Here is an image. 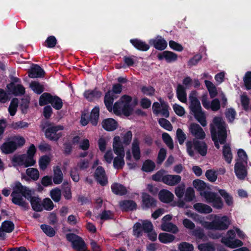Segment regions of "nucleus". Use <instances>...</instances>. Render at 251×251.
Here are the masks:
<instances>
[{"label":"nucleus","mask_w":251,"mask_h":251,"mask_svg":"<svg viewBox=\"0 0 251 251\" xmlns=\"http://www.w3.org/2000/svg\"><path fill=\"white\" fill-rule=\"evenodd\" d=\"M143 227L140 223H136L133 227V234L134 236L139 237L142 235Z\"/></svg>","instance_id":"obj_56"},{"label":"nucleus","mask_w":251,"mask_h":251,"mask_svg":"<svg viewBox=\"0 0 251 251\" xmlns=\"http://www.w3.org/2000/svg\"><path fill=\"white\" fill-rule=\"evenodd\" d=\"M210 131L215 146L219 149V144H224L227 136L226 126L222 118L216 117L213 119L210 125Z\"/></svg>","instance_id":"obj_3"},{"label":"nucleus","mask_w":251,"mask_h":251,"mask_svg":"<svg viewBox=\"0 0 251 251\" xmlns=\"http://www.w3.org/2000/svg\"><path fill=\"white\" fill-rule=\"evenodd\" d=\"M95 177L101 185H105L107 183V178L105 171L102 167H98L95 173Z\"/></svg>","instance_id":"obj_20"},{"label":"nucleus","mask_w":251,"mask_h":251,"mask_svg":"<svg viewBox=\"0 0 251 251\" xmlns=\"http://www.w3.org/2000/svg\"><path fill=\"white\" fill-rule=\"evenodd\" d=\"M198 94L196 91H192L189 95V100H190L189 108L190 113L193 114L196 120L203 126L207 125L205 120V115L201 105L200 101L198 99Z\"/></svg>","instance_id":"obj_4"},{"label":"nucleus","mask_w":251,"mask_h":251,"mask_svg":"<svg viewBox=\"0 0 251 251\" xmlns=\"http://www.w3.org/2000/svg\"><path fill=\"white\" fill-rule=\"evenodd\" d=\"M190 132L197 139H203L205 134L202 128L198 124H192L189 127Z\"/></svg>","instance_id":"obj_18"},{"label":"nucleus","mask_w":251,"mask_h":251,"mask_svg":"<svg viewBox=\"0 0 251 251\" xmlns=\"http://www.w3.org/2000/svg\"><path fill=\"white\" fill-rule=\"evenodd\" d=\"M41 228L43 232L49 236L52 237L55 235V230L50 226L42 225L41 226Z\"/></svg>","instance_id":"obj_52"},{"label":"nucleus","mask_w":251,"mask_h":251,"mask_svg":"<svg viewBox=\"0 0 251 251\" xmlns=\"http://www.w3.org/2000/svg\"><path fill=\"white\" fill-rule=\"evenodd\" d=\"M221 242L226 247L231 249H235L241 247L244 245L243 242L239 239L235 238L234 230H229L226 235L222 237Z\"/></svg>","instance_id":"obj_10"},{"label":"nucleus","mask_w":251,"mask_h":251,"mask_svg":"<svg viewBox=\"0 0 251 251\" xmlns=\"http://www.w3.org/2000/svg\"><path fill=\"white\" fill-rule=\"evenodd\" d=\"M244 82L247 89H251V72H248L244 77Z\"/></svg>","instance_id":"obj_64"},{"label":"nucleus","mask_w":251,"mask_h":251,"mask_svg":"<svg viewBox=\"0 0 251 251\" xmlns=\"http://www.w3.org/2000/svg\"><path fill=\"white\" fill-rule=\"evenodd\" d=\"M173 108L175 113L180 117L184 116L185 114L184 108L178 104L175 103L173 104Z\"/></svg>","instance_id":"obj_55"},{"label":"nucleus","mask_w":251,"mask_h":251,"mask_svg":"<svg viewBox=\"0 0 251 251\" xmlns=\"http://www.w3.org/2000/svg\"><path fill=\"white\" fill-rule=\"evenodd\" d=\"M116 156L114 157L113 153L111 150L106 151L103 156V161L110 164L113 162V167L116 169H121L125 165L124 156L125 152H114Z\"/></svg>","instance_id":"obj_7"},{"label":"nucleus","mask_w":251,"mask_h":251,"mask_svg":"<svg viewBox=\"0 0 251 251\" xmlns=\"http://www.w3.org/2000/svg\"><path fill=\"white\" fill-rule=\"evenodd\" d=\"M247 164H243L239 162H236L234 166V172L237 178L239 179H244L247 175Z\"/></svg>","instance_id":"obj_17"},{"label":"nucleus","mask_w":251,"mask_h":251,"mask_svg":"<svg viewBox=\"0 0 251 251\" xmlns=\"http://www.w3.org/2000/svg\"><path fill=\"white\" fill-rule=\"evenodd\" d=\"M100 109L99 107H95L92 110L90 116V121L93 126H96L99 117Z\"/></svg>","instance_id":"obj_37"},{"label":"nucleus","mask_w":251,"mask_h":251,"mask_svg":"<svg viewBox=\"0 0 251 251\" xmlns=\"http://www.w3.org/2000/svg\"><path fill=\"white\" fill-rule=\"evenodd\" d=\"M79 137L78 136L75 137L73 139L74 143H79V148L83 151L87 150L90 147L89 140L88 139L84 138L79 141Z\"/></svg>","instance_id":"obj_33"},{"label":"nucleus","mask_w":251,"mask_h":251,"mask_svg":"<svg viewBox=\"0 0 251 251\" xmlns=\"http://www.w3.org/2000/svg\"><path fill=\"white\" fill-rule=\"evenodd\" d=\"M181 180V177L176 175H166L163 180L164 184L174 186L178 184Z\"/></svg>","instance_id":"obj_19"},{"label":"nucleus","mask_w":251,"mask_h":251,"mask_svg":"<svg viewBox=\"0 0 251 251\" xmlns=\"http://www.w3.org/2000/svg\"><path fill=\"white\" fill-rule=\"evenodd\" d=\"M29 201H30L31 206L33 209L36 211H41L43 210L42 205L40 203V199L38 197H30L29 196Z\"/></svg>","instance_id":"obj_32"},{"label":"nucleus","mask_w":251,"mask_h":251,"mask_svg":"<svg viewBox=\"0 0 251 251\" xmlns=\"http://www.w3.org/2000/svg\"><path fill=\"white\" fill-rule=\"evenodd\" d=\"M200 82L198 79H193L190 76H186L182 80V85L185 89H190L193 86L195 88L200 86Z\"/></svg>","instance_id":"obj_23"},{"label":"nucleus","mask_w":251,"mask_h":251,"mask_svg":"<svg viewBox=\"0 0 251 251\" xmlns=\"http://www.w3.org/2000/svg\"><path fill=\"white\" fill-rule=\"evenodd\" d=\"M101 93L97 90H88L84 93L85 97L89 100H94L100 97Z\"/></svg>","instance_id":"obj_43"},{"label":"nucleus","mask_w":251,"mask_h":251,"mask_svg":"<svg viewBox=\"0 0 251 251\" xmlns=\"http://www.w3.org/2000/svg\"><path fill=\"white\" fill-rule=\"evenodd\" d=\"M11 140L16 149L23 146L25 143V139L21 136H14L11 139Z\"/></svg>","instance_id":"obj_42"},{"label":"nucleus","mask_w":251,"mask_h":251,"mask_svg":"<svg viewBox=\"0 0 251 251\" xmlns=\"http://www.w3.org/2000/svg\"><path fill=\"white\" fill-rule=\"evenodd\" d=\"M159 200L163 202L169 203L171 202L174 198V194L168 190H161L158 194Z\"/></svg>","instance_id":"obj_22"},{"label":"nucleus","mask_w":251,"mask_h":251,"mask_svg":"<svg viewBox=\"0 0 251 251\" xmlns=\"http://www.w3.org/2000/svg\"><path fill=\"white\" fill-rule=\"evenodd\" d=\"M63 128L62 126H50L46 130L45 135L51 140H57L62 135L61 131Z\"/></svg>","instance_id":"obj_14"},{"label":"nucleus","mask_w":251,"mask_h":251,"mask_svg":"<svg viewBox=\"0 0 251 251\" xmlns=\"http://www.w3.org/2000/svg\"><path fill=\"white\" fill-rule=\"evenodd\" d=\"M180 251H193L194 247L192 244L187 242H182L178 247Z\"/></svg>","instance_id":"obj_61"},{"label":"nucleus","mask_w":251,"mask_h":251,"mask_svg":"<svg viewBox=\"0 0 251 251\" xmlns=\"http://www.w3.org/2000/svg\"><path fill=\"white\" fill-rule=\"evenodd\" d=\"M130 42L136 49L140 50L147 51L150 48L149 45L138 39H131Z\"/></svg>","instance_id":"obj_29"},{"label":"nucleus","mask_w":251,"mask_h":251,"mask_svg":"<svg viewBox=\"0 0 251 251\" xmlns=\"http://www.w3.org/2000/svg\"><path fill=\"white\" fill-rule=\"evenodd\" d=\"M140 142L137 139H134L131 145V150H128L126 151V159L127 161H131L132 155L135 161H138L141 158V151L139 147ZM127 165L130 169H135L137 167V164L135 162H127Z\"/></svg>","instance_id":"obj_6"},{"label":"nucleus","mask_w":251,"mask_h":251,"mask_svg":"<svg viewBox=\"0 0 251 251\" xmlns=\"http://www.w3.org/2000/svg\"><path fill=\"white\" fill-rule=\"evenodd\" d=\"M158 100L161 102V109H160V112L159 114H160L161 115L165 117H168L169 116V112L168 110L169 107V105L161 98H159Z\"/></svg>","instance_id":"obj_49"},{"label":"nucleus","mask_w":251,"mask_h":251,"mask_svg":"<svg viewBox=\"0 0 251 251\" xmlns=\"http://www.w3.org/2000/svg\"><path fill=\"white\" fill-rule=\"evenodd\" d=\"M102 127L106 131H112L118 127L117 122L112 118H107L103 120L101 123Z\"/></svg>","instance_id":"obj_21"},{"label":"nucleus","mask_w":251,"mask_h":251,"mask_svg":"<svg viewBox=\"0 0 251 251\" xmlns=\"http://www.w3.org/2000/svg\"><path fill=\"white\" fill-rule=\"evenodd\" d=\"M155 167V163L152 161L147 160L143 163L142 170L146 172H150L154 169Z\"/></svg>","instance_id":"obj_47"},{"label":"nucleus","mask_w":251,"mask_h":251,"mask_svg":"<svg viewBox=\"0 0 251 251\" xmlns=\"http://www.w3.org/2000/svg\"><path fill=\"white\" fill-rule=\"evenodd\" d=\"M32 90L37 94H40L44 91L43 86L37 81H32L29 85Z\"/></svg>","instance_id":"obj_45"},{"label":"nucleus","mask_w":251,"mask_h":251,"mask_svg":"<svg viewBox=\"0 0 251 251\" xmlns=\"http://www.w3.org/2000/svg\"><path fill=\"white\" fill-rule=\"evenodd\" d=\"M211 220V222L203 220L201 218L199 221L201 225L205 229L212 230H225L231 225L230 217L227 215L211 214L207 217Z\"/></svg>","instance_id":"obj_2"},{"label":"nucleus","mask_w":251,"mask_h":251,"mask_svg":"<svg viewBox=\"0 0 251 251\" xmlns=\"http://www.w3.org/2000/svg\"><path fill=\"white\" fill-rule=\"evenodd\" d=\"M149 43L156 50H160L166 49L168 45L167 41L160 36H157L154 38L150 39Z\"/></svg>","instance_id":"obj_16"},{"label":"nucleus","mask_w":251,"mask_h":251,"mask_svg":"<svg viewBox=\"0 0 251 251\" xmlns=\"http://www.w3.org/2000/svg\"><path fill=\"white\" fill-rule=\"evenodd\" d=\"M223 154L226 161L230 164L232 161L233 157L230 147L228 145L226 144L224 146Z\"/></svg>","instance_id":"obj_36"},{"label":"nucleus","mask_w":251,"mask_h":251,"mask_svg":"<svg viewBox=\"0 0 251 251\" xmlns=\"http://www.w3.org/2000/svg\"><path fill=\"white\" fill-rule=\"evenodd\" d=\"M205 86L211 98H215L218 94L217 89L215 85L211 81L205 80L204 81Z\"/></svg>","instance_id":"obj_35"},{"label":"nucleus","mask_w":251,"mask_h":251,"mask_svg":"<svg viewBox=\"0 0 251 251\" xmlns=\"http://www.w3.org/2000/svg\"><path fill=\"white\" fill-rule=\"evenodd\" d=\"M6 91L8 95L15 96L21 95L25 93L24 87L20 83V79L15 78L13 81L6 86Z\"/></svg>","instance_id":"obj_12"},{"label":"nucleus","mask_w":251,"mask_h":251,"mask_svg":"<svg viewBox=\"0 0 251 251\" xmlns=\"http://www.w3.org/2000/svg\"><path fill=\"white\" fill-rule=\"evenodd\" d=\"M51 160L50 157L47 155L42 156L39 160V165L41 170H45L50 164Z\"/></svg>","instance_id":"obj_46"},{"label":"nucleus","mask_w":251,"mask_h":251,"mask_svg":"<svg viewBox=\"0 0 251 251\" xmlns=\"http://www.w3.org/2000/svg\"><path fill=\"white\" fill-rule=\"evenodd\" d=\"M112 192L117 194L122 195L126 193V188L122 185L119 183H114L111 186Z\"/></svg>","instance_id":"obj_39"},{"label":"nucleus","mask_w":251,"mask_h":251,"mask_svg":"<svg viewBox=\"0 0 251 251\" xmlns=\"http://www.w3.org/2000/svg\"><path fill=\"white\" fill-rule=\"evenodd\" d=\"M194 208L197 212L203 214L210 213L212 211V209L210 206L202 203L195 204Z\"/></svg>","instance_id":"obj_27"},{"label":"nucleus","mask_w":251,"mask_h":251,"mask_svg":"<svg viewBox=\"0 0 251 251\" xmlns=\"http://www.w3.org/2000/svg\"><path fill=\"white\" fill-rule=\"evenodd\" d=\"M157 57L160 61L165 60L166 62L170 63L176 61L178 59V55L174 52L165 50L158 53Z\"/></svg>","instance_id":"obj_15"},{"label":"nucleus","mask_w":251,"mask_h":251,"mask_svg":"<svg viewBox=\"0 0 251 251\" xmlns=\"http://www.w3.org/2000/svg\"><path fill=\"white\" fill-rule=\"evenodd\" d=\"M198 249L201 251H214V246L210 243L201 244L198 245Z\"/></svg>","instance_id":"obj_63"},{"label":"nucleus","mask_w":251,"mask_h":251,"mask_svg":"<svg viewBox=\"0 0 251 251\" xmlns=\"http://www.w3.org/2000/svg\"><path fill=\"white\" fill-rule=\"evenodd\" d=\"M186 151L188 154L191 157H194L197 152L204 156L206 154L207 148L205 144L194 139L188 141L186 143Z\"/></svg>","instance_id":"obj_8"},{"label":"nucleus","mask_w":251,"mask_h":251,"mask_svg":"<svg viewBox=\"0 0 251 251\" xmlns=\"http://www.w3.org/2000/svg\"><path fill=\"white\" fill-rule=\"evenodd\" d=\"M18 105V100L17 99H13L8 107V112L10 115L13 116L15 115Z\"/></svg>","instance_id":"obj_51"},{"label":"nucleus","mask_w":251,"mask_h":251,"mask_svg":"<svg viewBox=\"0 0 251 251\" xmlns=\"http://www.w3.org/2000/svg\"><path fill=\"white\" fill-rule=\"evenodd\" d=\"M53 176L52 180L53 183L55 184L61 183L63 180V174L59 167H54L53 168Z\"/></svg>","instance_id":"obj_26"},{"label":"nucleus","mask_w":251,"mask_h":251,"mask_svg":"<svg viewBox=\"0 0 251 251\" xmlns=\"http://www.w3.org/2000/svg\"><path fill=\"white\" fill-rule=\"evenodd\" d=\"M44 71L38 65H33L28 72V76L31 78L40 77L44 75Z\"/></svg>","instance_id":"obj_24"},{"label":"nucleus","mask_w":251,"mask_h":251,"mask_svg":"<svg viewBox=\"0 0 251 251\" xmlns=\"http://www.w3.org/2000/svg\"><path fill=\"white\" fill-rule=\"evenodd\" d=\"M161 229L163 231L171 232L173 233H176L178 231V228L177 226L170 222L162 223Z\"/></svg>","instance_id":"obj_30"},{"label":"nucleus","mask_w":251,"mask_h":251,"mask_svg":"<svg viewBox=\"0 0 251 251\" xmlns=\"http://www.w3.org/2000/svg\"><path fill=\"white\" fill-rule=\"evenodd\" d=\"M23 156L25 167L33 166L35 164L36 161L32 157H30L26 154H23Z\"/></svg>","instance_id":"obj_58"},{"label":"nucleus","mask_w":251,"mask_h":251,"mask_svg":"<svg viewBox=\"0 0 251 251\" xmlns=\"http://www.w3.org/2000/svg\"><path fill=\"white\" fill-rule=\"evenodd\" d=\"M12 162L14 166H24V162L22 155H15L12 158Z\"/></svg>","instance_id":"obj_53"},{"label":"nucleus","mask_w":251,"mask_h":251,"mask_svg":"<svg viewBox=\"0 0 251 251\" xmlns=\"http://www.w3.org/2000/svg\"><path fill=\"white\" fill-rule=\"evenodd\" d=\"M121 91L122 86L120 84L114 85L112 90L108 91L105 94V105L110 112H113L118 115L123 114L128 116L133 113L134 108L137 104V100L136 99L132 100L130 96L125 95L112 107L113 100L116 98L115 94H119Z\"/></svg>","instance_id":"obj_1"},{"label":"nucleus","mask_w":251,"mask_h":251,"mask_svg":"<svg viewBox=\"0 0 251 251\" xmlns=\"http://www.w3.org/2000/svg\"><path fill=\"white\" fill-rule=\"evenodd\" d=\"M238 158L236 162H239L243 164H247L248 156L246 152L242 149H239L237 152Z\"/></svg>","instance_id":"obj_50"},{"label":"nucleus","mask_w":251,"mask_h":251,"mask_svg":"<svg viewBox=\"0 0 251 251\" xmlns=\"http://www.w3.org/2000/svg\"><path fill=\"white\" fill-rule=\"evenodd\" d=\"M205 176L210 182H215L217 178L216 172L213 170H209L206 172Z\"/></svg>","instance_id":"obj_62"},{"label":"nucleus","mask_w":251,"mask_h":251,"mask_svg":"<svg viewBox=\"0 0 251 251\" xmlns=\"http://www.w3.org/2000/svg\"><path fill=\"white\" fill-rule=\"evenodd\" d=\"M0 149L2 152L6 154L12 153L16 150L11 139L3 144Z\"/></svg>","instance_id":"obj_31"},{"label":"nucleus","mask_w":251,"mask_h":251,"mask_svg":"<svg viewBox=\"0 0 251 251\" xmlns=\"http://www.w3.org/2000/svg\"><path fill=\"white\" fill-rule=\"evenodd\" d=\"M50 103L56 109H60L62 107V101L61 100L56 96L52 97Z\"/></svg>","instance_id":"obj_60"},{"label":"nucleus","mask_w":251,"mask_h":251,"mask_svg":"<svg viewBox=\"0 0 251 251\" xmlns=\"http://www.w3.org/2000/svg\"><path fill=\"white\" fill-rule=\"evenodd\" d=\"M29 124L25 122L18 121L11 124V127L14 129H19L27 128Z\"/></svg>","instance_id":"obj_57"},{"label":"nucleus","mask_w":251,"mask_h":251,"mask_svg":"<svg viewBox=\"0 0 251 251\" xmlns=\"http://www.w3.org/2000/svg\"><path fill=\"white\" fill-rule=\"evenodd\" d=\"M176 97L178 100L183 103H186L187 102V93L186 89L180 84L177 86L176 90Z\"/></svg>","instance_id":"obj_25"},{"label":"nucleus","mask_w":251,"mask_h":251,"mask_svg":"<svg viewBox=\"0 0 251 251\" xmlns=\"http://www.w3.org/2000/svg\"><path fill=\"white\" fill-rule=\"evenodd\" d=\"M201 196L205 199L206 202L211 203L214 208L218 209L223 208L224 206L223 201L220 198L217 196L215 193L201 192Z\"/></svg>","instance_id":"obj_11"},{"label":"nucleus","mask_w":251,"mask_h":251,"mask_svg":"<svg viewBox=\"0 0 251 251\" xmlns=\"http://www.w3.org/2000/svg\"><path fill=\"white\" fill-rule=\"evenodd\" d=\"M193 184L194 187L199 191L200 193L201 192H209V191H204L207 185L206 183L202 180L200 179H196L193 181Z\"/></svg>","instance_id":"obj_41"},{"label":"nucleus","mask_w":251,"mask_h":251,"mask_svg":"<svg viewBox=\"0 0 251 251\" xmlns=\"http://www.w3.org/2000/svg\"><path fill=\"white\" fill-rule=\"evenodd\" d=\"M26 174L28 176L33 180H37L39 177V172L37 169L29 168L26 169Z\"/></svg>","instance_id":"obj_44"},{"label":"nucleus","mask_w":251,"mask_h":251,"mask_svg":"<svg viewBox=\"0 0 251 251\" xmlns=\"http://www.w3.org/2000/svg\"><path fill=\"white\" fill-rule=\"evenodd\" d=\"M30 191L23 186L19 182H16L13 187L12 201L15 204L26 209L28 207L25 199L29 200Z\"/></svg>","instance_id":"obj_5"},{"label":"nucleus","mask_w":251,"mask_h":251,"mask_svg":"<svg viewBox=\"0 0 251 251\" xmlns=\"http://www.w3.org/2000/svg\"><path fill=\"white\" fill-rule=\"evenodd\" d=\"M219 192L221 196L224 199L226 204L228 206H232L233 204L232 197L226 190L220 189Z\"/></svg>","instance_id":"obj_40"},{"label":"nucleus","mask_w":251,"mask_h":251,"mask_svg":"<svg viewBox=\"0 0 251 251\" xmlns=\"http://www.w3.org/2000/svg\"><path fill=\"white\" fill-rule=\"evenodd\" d=\"M132 133L130 131L123 135L121 138L117 135L114 136L112 143L114 152H125L124 147L130 143Z\"/></svg>","instance_id":"obj_9"},{"label":"nucleus","mask_w":251,"mask_h":251,"mask_svg":"<svg viewBox=\"0 0 251 251\" xmlns=\"http://www.w3.org/2000/svg\"><path fill=\"white\" fill-rule=\"evenodd\" d=\"M121 208L124 210H131L136 208V204L132 201H125L120 203Z\"/></svg>","instance_id":"obj_38"},{"label":"nucleus","mask_w":251,"mask_h":251,"mask_svg":"<svg viewBox=\"0 0 251 251\" xmlns=\"http://www.w3.org/2000/svg\"><path fill=\"white\" fill-rule=\"evenodd\" d=\"M67 239L72 243L73 247L77 251H87L86 244L80 237L71 233L67 235Z\"/></svg>","instance_id":"obj_13"},{"label":"nucleus","mask_w":251,"mask_h":251,"mask_svg":"<svg viewBox=\"0 0 251 251\" xmlns=\"http://www.w3.org/2000/svg\"><path fill=\"white\" fill-rule=\"evenodd\" d=\"M156 201L149 195L146 193L142 194V206L144 208H148L155 205Z\"/></svg>","instance_id":"obj_28"},{"label":"nucleus","mask_w":251,"mask_h":251,"mask_svg":"<svg viewBox=\"0 0 251 251\" xmlns=\"http://www.w3.org/2000/svg\"><path fill=\"white\" fill-rule=\"evenodd\" d=\"M52 96L47 93H43L40 98L39 104L41 106L45 105L48 103H50Z\"/></svg>","instance_id":"obj_48"},{"label":"nucleus","mask_w":251,"mask_h":251,"mask_svg":"<svg viewBox=\"0 0 251 251\" xmlns=\"http://www.w3.org/2000/svg\"><path fill=\"white\" fill-rule=\"evenodd\" d=\"M166 175V172L163 170H161L156 173L152 176V179L155 181H162Z\"/></svg>","instance_id":"obj_59"},{"label":"nucleus","mask_w":251,"mask_h":251,"mask_svg":"<svg viewBox=\"0 0 251 251\" xmlns=\"http://www.w3.org/2000/svg\"><path fill=\"white\" fill-rule=\"evenodd\" d=\"M158 239L162 243L168 244L172 242L175 239V236L169 233L163 232L159 234Z\"/></svg>","instance_id":"obj_34"},{"label":"nucleus","mask_w":251,"mask_h":251,"mask_svg":"<svg viewBox=\"0 0 251 251\" xmlns=\"http://www.w3.org/2000/svg\"><path fill=\"white\" fill-rule=\"evenodd\" d=\"M50 196L55 202L60 201L61 198V191L58 188H55L50 191Z\"/></svg>","instance_id":"obj_54"}]
</instances>
